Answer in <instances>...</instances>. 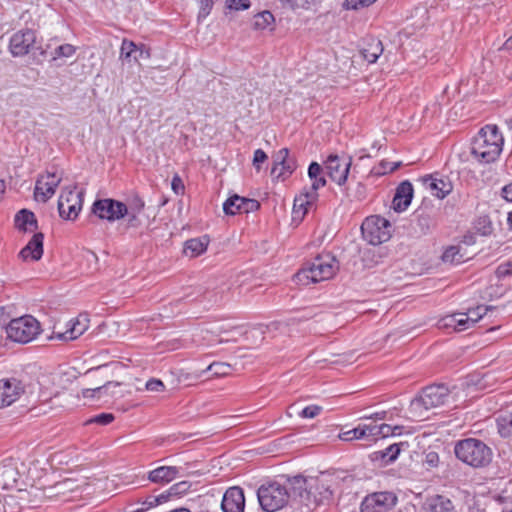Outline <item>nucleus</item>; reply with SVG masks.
I'll list each match as a JSON object with an SVG mask.
<instances>
[{
	"label": "nucleus",
	"mask_w": 512,
	"mask_h": 512,
	"mask_svg": "<svg viewBox=\"0 0 512 512\" xmlns=\"http://www.w3.org/2000/svg\"><path fill=\"white\" fill-rule=\"evenodd\" d=\"M333 479L326 475L305 478L301 475L289 478L290 488L298 505L310 512L320 504L329 502L333 496Z\"/></svg>",
	"instance_id": "nucleus-1"
},
{
	"label": "nucleus",
	"mask_w": 512,
	"mask_h": 512,
	"mask_svg": "<svg viewBox=\"0 0 512 512\" xmlns=\"http://www.w3.org/2000/svg\"><path fill=\"white\" fill-rule=\"evenodd\" d=\"M338 270L339 262L336 257L329 252H324L305 262L294 275L293 280L299 285L308 286L331 279Z\"/></svg>",
	"instance_id": "nucleus-2"
},
{
	"label": "nucleus",
	"mask_w": 512,
	"mask_h": 512,
	"mask_svg": "<svg viewBox=\"0 0 512 512\" xmlns=\"http://www.w3.org/2000/svg\"><path fill=\"white\" fill-rule=\"evenodd\" d=\"M504 139L496 125H486L475 137L471 153L481 163L494 162L500 155Z\"/></svg>",
	"instance_id": "nucleus-3"
},
{
	"label": "nucleus",
	"mask_w": 512,
	"mask_h": 512,
	"mask_svg": "<svg viewBox=\"0 0 512 512\" xmlns=\"http://www.w3.org/2000/svg\"><path fill=\"white\" fill-rule=\"evenodd\" d=\"M257 497L261 508L265 512H276L284 508L290 499L298 504L294 499L292 489L290 488L289 478L285 484L277 481L263 484L257 490Z\"/></svg>",
	"instance_id": "nucleus-4"
},
{
	"label": "nucleus",
	"mask_w": 512,
	"mask_h": 512,
	"mask_svg": "<svg viewBox=\"0 0 512 512\" xmlns=\"http://www.w3.org/2000/svg\"><path fill=\"white\" fill-rule=\"evenodd\" d=\"M454 453L460 461L474 468L488 466L493 455L491 448L476 438L459 440L455 444Z\"/></svg>",
	"instance_id": "nucleus-5"
},
{
	"label": "nucleus",
	"mask_w": 512,
	"mask_h": 512,
	"mask_svg": "<svg viewBox=\"0 0 512 512\" xmlns=\"http://www.w3.org/2000/svg\"><path fill=\"white\" fill-rule=\"evenodd\" d=\"M6 333L12 341L25 344L35 339L40 333V323L33 316L25 315L12 319L6 328Z\"/></svg>",
	"instance_id": "nucleus-6"
},
{
	"label": "nucleus",
	"mask_w": 512,
	"mask_h": 512,
	"mask_svg": "<svg viewBox=\"0 0 512 512\" xmlns=\"http://www.w3.org/2000/svg\"><path fill=\"white\" fill-rule=\"evenodd\" d=\"M390 222L381 216L367 217L361 225V232L365 240L372 245H379L391 237Z\"/></svg>",
	"instance_id": "nucleus-7"
},
{
	"label": "nucleus",
	"mask_w": 512,
	"mask_h": 512,
	"mask_svg": "<svg viewBox=\"0 0 512 512\" xmlns=\"http://www.w3.org/2000/svg\"><path fill=\"white\" fill-rule=\"evenodd\" d=\"M449 397V389L443 384L431 385L422 390L420 395L412 401L415 409L429 410L443 405Z\"/></svg>",
	"instance_id": "nucleus-8"
},
{
	"label": "nucleus",
	"mask_w": 512,
	"mask_h": 512,
	"mask_svg": "<svg viewBox=\"0 0 512 512\" xmlns=\"http://www.w3.org/2000/svg\"><path fill=\"white\" fill-rule=\"evenodd\" d=\"M92 213L102 220L114 222L124 218L128 214V207L125 203L111 199H99L92 205Z\"/></svg>",
	"instance_id": "nucleus-9"
},
{
	"label": "nucleus",
	"mask_w": 512,
	"mask_h": 512,
	"mask_svg": "<svg viewBox=\"0 0 512 512\" xmlns=\"http://www.w3.org/2000/svg\"><path fill=\"white\" fill-rule=\"evenodd\" d=\"M73 188H64L58 199L59 215L68 220H73L78 216L83 204L82 192L75 191Z\"/></svg>",
	"instance_id": "nucleus-10"
},
{
	"label": "nucleus",
	"mask_w": 512,
	"mask_h": 512,
	"mask_svg": "<svg viewBox=\"0 0 512 512\" xmlns=\"http://www.w3.org/2000/svg\"><path fill=\"white\" fill-rule=\"evenodd\" d=\"M398 497L391 491L374 492L361 503V512H387L396 506Z\"/></svg>",
	"instance_id": "nucleus-11"
},
{
	"label": "nucleus",
	"mask_w": 512,
	"mask_h": 512,
	"mask_svg": "<svg viewBox=\"0 0 512 512\" xmlns=\"http://www.w3.org/2000/svg\"><path fill=\"white\" fill-rule=\"evenodd\" d=\"M61 180L62 176L56 172L47 171L40 175L35 185V199L47 202L55 194Z\"/></svg>",
	"instance_id": "nucleus-12"
},
{
	"label": "nucleus",
	"mask_w": 512,
	"mask_h": 512,
	"mask_svg": "<svg viewBox=\"0 0 512 512\" xmlns=\"http://www.w3.org/2000/svg\"><path fill=\"white\" fill-rule=\"evenodd\" d=\"M297 168V161L289 155L287 148L280 149L274 155V165L271 169V175L277 180H286Z\"/></svg>",
	"instance_id": "nucleus-13"
},
{
	"label": "nucleus",
	"mask_w": 512,
	"mask_h": 512,
	"mask_svg": "<svg viewBox=\"0 0 512 512\" xmlns=\"http://www.w3.org/2000/svg\"><path fill=\"white\" fill-rule=\"evenodd\" d=\"M350 166L351 158L340 157L335 154L330 155L325 162L328 176L338 185L346 183Z\"/></svg>",
	"instance_id": "nucleus-14"
},
{
	"label": "nucleus",
	"mask_w": 512,
	"mask_h": 512,
	"mask_svg": "<svg viewBox=\"0 0 512 512\" xmlns=\"http://www.w3.org/2000/svg\"><path fill=\"white\" fill-rule=\"evenodd\" d=\"M35 41L36 34L34 30L22 29L12 35L9 48L13 56H24L29 53Z\"/></svg>",
	"instance_id": "nucleus-15"
},
{
	"label": "nucleus",
	"mask_w": 512,
	"mask_h": 512,
	"mask_svg": "<svg viewBox=\"0 0 512 512\" xmlns=\"http://www.w3.org/2000/svg\"><path fill=\"white\" fill-rule=\"evenodd\" d=\"M8 492H0V512H21L28 503V492L21 488Z\"/></svg>",
	"instance_id": "nucleus-16"
},
{
	"label": "nucleus",
	"mask_w": 512,
	"mask_h": 512,
	"mask_svg": "<svg viewBox=\"0 0 512 512\" xmlns=\"http://www.w3.org/2000/svg\"><path fill=\"white\" fill-rule=\"evenodd\" d=\"M23 392L21 381L15 378L0 380V409L14 403Z\"/></svg>",
	"instance_id": "nucleus-17"
},
{
	"label": "nucleus",
	"mask_w": 512,
	"mask_h": 512,
	"mask_svg": "<svg viewBox=\"0 0 512 512\" xmlns=\"http://www.w3.org/2000/svg\"><path fill=\"white\" fill-rule=\"evenodd\" d=\"M260 203L255 199H249L234 195L229 197L223 204V210L227 215L237 213H249L259 209Z\"/></svg>",
	"instance_id": "nucleus-18"
},
{
	"label": "nucleus",
	"mask_w": 512,
	"mask_h": 512,
	"mask_svg": "<svg viewBox=\"0 0 512 512\" xmlns=\"http://www.w3.org/2000/svg\"><path fill=\"white\" fill-rule=\"evenodd\" d=\"M245 496L239 486H233L226 490L221 502L223 512H244Z\"/></svg>",
	"instance_id": "nucleus-19"
},
{
	"label": "nucleus",
	"mask_w": 512,
	"mask_h": 512,
	"mask_svg": "<svg viewBox=\"0 0 512 512\" xmlns=\"http://www.w3.org/2000/svg\"><path fill=\"white\" fill-rule=\"evenodd\" d=\"M408 447L407 442L394 443L383 450L374 451L369 459L378 467H385L392 464L398 458L401 450Z\"/></svg>",
	"instance_id": "nucleus-20"
},
{
	"label": "nucleus",
	"mask_w": 512,
	"mask_h": 512,
	"mask_svg": "<svg viewBox=\"0 0 512 512\" xmlns=\"http://www.w3.org/2000/svg\"><path fill=\"white\" fill-rule=\"evenodd\" d=\"M89 327V319L87 315H79L67 324L65 332L55 333L52 338L62 341L75 340L80 337Z\"/></svg>",
	"instance_id": "nucleus-21"
},
{
	"label": "nucleus",
	"mask_w": 512,
	"mask_h": 512,
	"mask_svg": "<svg viewBox=\"0 0 512 512\" xmlns=\"http://www.w3.org/2000/svg\"><path fill=\"white\" fill-rule=\"evenodd\" d=\"M44 235L41 232L35 233L25 247L19 252V257L23 261H38L43 255Z\"/></svg>",
	"instance_id": "nucleus-22"
},
{
	"label": "nucleus",
	"mask_w": 512,
	"mask_h": 512,
	"mask_svg": "<svg viewBox=\"0 0 512 512\" xmlns=\"http://www.w3.org/2000/svg\"><path fill=\"white\" fill-rule=\"evenodd\" d=\"M413 198V186L411 182L405 180L401 182L396 188L393 197L392 205L396 212L405 211L410 205Z\"/></svg>",
	"instance_id": "nucleus-23"
},
{
	"label": "nucleus",
	"mask_w": 512,
	"mask_h": 512,
	"mask_svg": "<svg viewBox=\"0 0 512 512\" xmlns=\"http://www.w3.org/2000/svg\"><path fill=\"white\" fill-rule=\"evenodd\" d=\"M308 177L312 181L311 187L304 189L310 193V199H318V190L326 185V179L323 175V169L317 162L310 163L308 167Z\"/></svg>",
	"instance_id": "nucleus-24"
},
{
	"label": "nucleus",
	"mask_w": 512,
	"mask_h": 512,
	"mask_svg": "<svg viewBox=\"0 0 512 512\" xmlns=\"http://www.w3.org/2000/svg\"><path fill=\"white\" fill-rule=\"evenodd\" d=\"M318 199H310V193L304 190L299 196L295 197L292 216L294 221H301L309 208L312 207Z\"/></svg>",
	"instance_id": "nucleus-25"
},
{
	"label": "nucleus",
	"mask_w": 512,
	"mask_h": 512,
	"mask_svg": "<svg viewBox=\"0 0 512 512\" xmlns=\"http://www.w3.org/2000/svg\"><path fill=\"white\" fill-rule=\"evenodd\" d=\"M425 512H455L453 502L443 495L429 497L424 506Z\"/></svg>",
	"instance_id": "nucleus-26"
},
{
	"label": "nucleus",
	"mask_w": 512,
	"mask_h": 512,
	"mask_svg": "<svg viewBox=\"0 0 512 512\" xmlns=\"http://www.w3.org/2000/svg\"><path fill=\"white\" fill-rule=\"evenodd\" d=\"M179 468L176 466H160L148 474V479L153 483H169L179 474Z\"/></svg>",
	"instance_id": "nucleus-27"
},
{
	"label": "nucleus",
	"mask_w": 512,
	"mask_h": 512,
	"mask_svg": "<svg viewBox=\"0 0 512 512\" xmlns=\"http://www.w3.org/2000/svg\"><path fill=\"white\" fill-rule=\"evenodd\" d=\"M15 225L19 230L25 232H33L38 228L34 213L27 209H22L16 214Z\"/></svg>",
	"instance_id": "nucleus-28"
},
{
	"label": "nucleus",
	"mask_w": 512,
	"mask_h": 512,
	"mask_svg": "<svg viewBox=\"0 0 512 512\" xmlns=\"http://www.w3.org/2000/svg\"><path fill=\"white\" fill-rule=\"evenodd\" d=\"M423 181L425 184L429 185L432 191H435V195L440 199L445 198L452 191L450 182L434 178L432 175L425 176Z\"/></svg>",
	"instance_id": "nucleus-29"
},
{
	"label": "nucleus",
	"mask_w": 512,
	"mask_h": 512,
	"mask_svg": "<svg viewBox=\"0 0 512 512\" xmlns=\"http://www.w3.org/2000/svg\"><path fill=\"white\" fill-rule=\"evenodd\" d=\"M208 243L206 237L189 239L184 244L183 253L191 258L197 257L206 251Z\"/></svg>",
	"instance_id": "nucleus-30"
},
{
	"label": "nucleus",
	"mask_w": 512,
	"mask_h": 512,
	"mask_svg": "<svg viewBox=\"0 0 512 512\" xmlns=\"http://www.w3.org/2000/svg\"><path fill=\"white\" fill-rule=\"evenodd\" d=\"M191 488V483L188 481H181L172 485L166 492L161 493L155 498L158 504L166 502L171 497H179L186 494Z\"/></svg>",
	"instance_id": "nucleus-31"
},
{
	"label": "nucleus",
	"mask_w": 512,
	"mask_h": 512,
	"mask_svg": "<svg viewBox=\"0 0 512 512\" xmlns=\"http://www.w3.org/2000/svg\"><path fill=\"white\" fill-rule=\"evenodd\" d=\"M382 53V42L376 38H371L367 43V47L362 49V55L369 63H375Z\"/></svg>",
	"instance_id": "nucleus-32"
},
{
	"label": "nucleus",
	"mask_w": 512,
	"mask_h": 512,
	"mask_svg": "<svg viewBox=\"0 0 512 512\" xmlns=\"http://www.w3.org/2000/svg\"><path fill=\"white\" fill-rule=\"evenodd\" d=\"M496 423L498 432L502 437H512V412L500 414L496 419Z\"/></svg>",
	"instance_id": "nucleus-33"
},
{
	"label": "nucleus",
	"mask_w": 512,
	"mask_h": 512,
	"mask_svg": "<svg viewBox=\"0 0 512 512\" xmlns=\"http://www.w3.org/2000/svg\"><path fill=\"white\" fill-rule=\"evenodd\" d=\"M446 326H454V328L458 331H463L467 329V324L470 322L467 314L457 313L447 317Z\"/></svg>",
	"instance_id": "nucleus-34"
},
{
	"label": "nucleus",
	"mask_w": 512,
	"mask_h": 512,
	"mask_svg": "<svg viewBox=\"0 0 512 512\" xmlns=\"http://www.w3.org/2000/svg\"><path fill=\"white\" fill-rule=\"evenodd\" d=\"M274 22V16L270 11H263L254 16L253 26L257 30H264Z\"/></svg>",
	"instance_id": "nucleus-35"
},
{
	"label": "nucleus",
	"mask_w": 512,
	"mask_h": 512,
	"mask_svg": "<svg viewBox=\"0 0 512 512\" xmlns=\"http://www.w3.org/2000/svg\"><path fill=\"white\" fill-rule=\"evenodd\" d=\"M442 260L452 264H459L464 261V255L461 254L459 246H450L444 251Z\"/></svg>",
	"instance_id": "nucleus-36"
},
{
	"label": "nucleus",
	"mask_w": 512,
	"mask_h": 512,
	"mask_svg": "<svg viewBox=\"0 0 512 512\" xmlns=\"http://www.w3.org/2000/svg\"><path fill=\"white\" fill-rule=\"evenodd\" d=\"M474 228L482 236H488L493 232V225L487 215L480 216L476 219Z\"/></svg>",
	"instance_id": "nucleus-37"
},
{
	"label": "nucleus",
	"mask_w": 512,
	"mask_h": 512,
	"mask_svg": "<svg viewBox=\"0 0 512 512\" xmlns=\"http://www.w3.org/2000/svg\"><path fill=\"white\" fill-rule=\"evenodd\" d=\"M76 53V47L71 44H62L54 49L52 52V61H56L61 58H70Z\"/></svg>",
	"instance_id": "nucleus-38"
},
{
	"label": "nucleus",
	"mask_w": 512,
	"mask_h": 512,
	"mask_svg": "<svg viewBox=\"0 0 512 512\" xmlns=\"http://www.w3.org/2000/svg\"><path fill=\"white\" fill-rule=\"evenodd\" d=\"M138 46L130 40L124 39L121 44V57L124 59L134 58V60H138L137 56Z\"/></svg>",
	"instance_id": "nucleus-39"
},
{
	"label": "nucleus",
	"mask_w": 512,
	"mask_h": 512,
	"mask_svg": "<svg viewBox=\"0 0 512 512\" xmlns=\"http://www.w3.org/2000/svg\"><path fill=\"white\" fill-rule=\"evenodd\" d=\"M119 384L115 382H108L103 386L94 388V389H84L82 392L83 397L85 398H93L97 396L100 398L102 395H107L110 387H117Z\"/></svg>",
	"instance_id": "nucleus-40"
},
{
	"label": "nucleus",
	"mask_w": 512,
	"mask_h": 512,
	"mask_svg": "<svg viewBox=\"0 0 512 512\" xmlns=\"http://www.w3.org/2000/svg\"><path fill=\"white\" fill-rule=\"evenodd\" d=\"M340 439L343 441H352L356 439H366L365 429H363L362 425H358L354 429L345 431L339 435Z\"/></svg>",
	"instance_id": "nucleus-41"
},
{
	"label": "nucleus",
	"mask_w": 512,
	"mask_h": 512,
	"mask_svg": "<svg viewBox=\"0 0 512 512\" xmlns=\"http://www.w3.org/2000/svg\"><path fill=\"white\" fill-rule=\"evenodd\" d=\"M211 372L213 376H225L230 372V365L226 363L214 362L210 364L202 373Z\"/></svg>",
	"instance_id": "nucleus-42"
},
{
	"label": "nucleus",
	"mask_w": 512,
	"mask_h": 512,
	"mask_svg": "<svg viewBox=\"0 0 512 512\" xmlns=\"http://www.w3.org/2000/svg\"><path fill=\"white\" fill-rule=\"evenodd\" d=\"M493 309L494 308L492 306L479 305L475 308L470 309L467 315L471 323H476L480 319H482L483 316L486 315L488 311H491Z\"/></svg>",
	"instance_id": "nucleus-43"
},
{
	"label": "nucleus",
	"mask_w": 512,
	"mask_h": 512,
	"mask_svg": "<svg viewBox=\"0 0 512 512\" xmlns=\"http://www.w3.org/2000/svg\"><path fill=\"white\" fill-rule=\"evenodd\" d=\"M249 0H226V7L230 10L240 11L250 8Z\"/></svg>",
	"instance_id": "nucleus-44"
},
{
	"label": "nucleus",
	"mask_w": 512,
	"mask_h": 512,
	"mask_svg": "<svg viewBox=\"0 0 512 512\" xmlns=\"http://www.w3.org/2000/svg\"><path fill=\"white\" fill-rule=\"evenodd\" d=\"M401 162H390L387 160H382L379 164L380 169L377 171L378 174H386L396 171L400 166Z\"/></svg>",
	"instance_id": "nucleus-45"
},
{
	"label": "nucleus",
	"mask_w": 512,
	"mask_h": 512,
	"mask_svg": "<svg viewBox=\"0 0 512 512\" xmlns=\"http://www.w3.org/2000/svg\"><path fill=\"white\" fill-rule=\"evenodd\" d=\"M114 420V415L111 413H101L91 419H89L86 423H96L99 425H108Z\"/></svg>",
	"instance_id": "nucleus-46"
},
{
	"label": "nucleus",
	"mask_w": 512,
	"mask_h": 512,
	"mask_svg": "<svg viewBox=\"0 0 512 512\" xmlns=\"http://www.w3.org/2000/svg\"><path fill=\"white\" fill-rule=\"evenodd\" d=\"M376 0H346L345 7L347 9L358 10L360 8L368 7Z\"/></svg>",
	"instance_id": "nucleus-47"
},
{
	"label": "nucleus",
	"mask_w": 512,
	"mask_h": 512,
	"mask_svg": "<svg viewBox=\"0 0 512 512\" xmlns=\"http://www.w3.org/2000/svg\"><path fill=\"white\" fill-rule=\"evenodd\" d=\"M362 427L365 429L366 440H375L381 434L380 425L363 424Z\"/></svg>",
	"instance_id": "nucleus-48"
},
{
	"label": "nucleus",
	"mask_w": 512,
	"mask_h": 512,
	"mask_svg": "<svg viewBox=\"0 0 512 512\" xmlns=\"http://www.w3.org/2000/svg\"><path fill=\"white\" fill-rule=\"evenodd\" d=\"M145 203L138 195H135L127 205L129 212L140 213L144 209Z\"/></svg>",
	"instance_id": "nucleus-49"
},
{
	"label": "nucleus",
	"mask_w": 512,
	"mask_h": 512,
	"mask_svg": "<svg viewBox=\"0 0 512 512\" xmlns=\"http://www.w3.org/2000/svg\"><path fill=\"white\" fill-rule=\"evenodd\" d=\"M321 411L322 407L318 405H309L302 409V411L299 413V416L302 418H314L319 415Z\"/></svg>",
	"instance_id": "nucleus-50"
},
{
	"label": "nucleus",
	"mask_w": 512,
	"mask_h": 512,
	"mask_svg": "<svg viewBox=\"0 0 512 512\" xmlns=\"http://www.w3.org/2000/svg\"><path fill=\"white\" fill-rule=\"evenodd\" d=\"M145 387H146V390L151 391V392H162L165 390L164 383L161 380L155 379V378L148 380L146 382Z\"/></svg>",
	"instance_id": "nucleus-51"
},
{
	"label": "nucleus",
	"mask_w": 512,
	"mask_h": 512,
	"mask_svg": "<svg viewBox=\"0 0 512 512\" xmlns=\"http://www.w3.org/2000/svg\"><path fill=\"white\" fill-rule=\"evenodd\" d=\"M171 188L177 195L184 194L185 186L181 179V177L178 174H175L171 181Z\"/></svg>",
	"instance_id": "nucleus-52"
},
{
	"label": "nucleus",
	"mask_w": 512,
	"mask_h": 512,
	"mask_svg": "<svg viewBox=\"0 0 512 512\" xmlns=\"http://www.w3.org/2000/svg\"><path fill=\"white\" fill-rule=\"evenodd\" d=\"M312 0H287V3L292 9H309Z\"/></svg>",
	"instance_id": "nucleus-53"
},
{
	"label": "nucleus",
	"mask_w": 512,
	"mask_h": 512,
	"mask_svg": "<svg viewBox=\"0 0 512 512\" xmlns=\"http://www.w3.org/2000/svg\"><path fill=\"white\" fill-rule=\"evenodd\" d=\"M267 160V155L262 149H257L254 152L253 165L257 170H260V164Z\"/></svg>",
	"instance_id": "nucleus-54"
},
{
	"label": "nucleus",
	"mask_w": 512,
	"mask_h": 512,
	"mask_svg": "<svg viewBox=\"0 0 512 512\" xmlns=\"http://www.w3.org/2000/svg\"><path fill=\"white\" fill-rule=\"evenodd\" d=\"M496 273L499 277H505L512 274V264L506 263L498 266Z\"/></svg>",
	"instance_id": "nucleus-55"
},
{
	"label": "nucleus",
	"mask_w": 512,
	"mask_h": 512,
	"mask_svg": "<svg viewBox=\"0 0 512 512\" xmlns=\"http://www.w3.org/2000/svg\"><path fill=\"white\" fill-rule=\"evenodd\" d=\"M425 462L430 467H436L439 463V456L436 452H429L426 454Z\"/></svg>",
	"instance_id": "nucleus-56"
},
{
	"label": "nucleus",
	"mask_w": 512,
	"mask_h": 512,
	"mask_svg": "<svg viewBox=\"0 0 512 512\" xmlns=\"http://www.w3.org/2000/svg\"><path fill=\"white\" fill-rule=\"evenodd\" d=\"M502 197L506 201L512 202V183H510L502 188Z\"/></svg>",
	"instance_id": "nucleus-57"
},
{
	"label": "nucleus",
	"mask_w": 512,
	"mask_h": 512,
	"mask_svg": "<svg viewBox=\"0 0 512 512\" xmlns=\"http://www.w3.org/2000/svg\"><path fill=\"white\" fill-rule=\"evenodd\" d=\"M380 430H381L380 436L383 438L391 435V432H393L392 426L388 425V424H381Z\"/></svg>",
	"instance_id": "nucleus-58"
},
{
	"label": "nucleus",
	"mask_w": 512,
	"mask_h": 512,
	"mask_svg": "<svg viewBox=\"0 0 512 512\" xmlns=\"http://www.w3.org/2000/svg\"><path fill=\"white\" fill-rule=\"evenodd\" d=\"M367 419H374V420H384L387 418V412L386 411H380L376 412L373 415L366 417Z\"/></svg>",
	"instance_id": "nucleus-59"
},
{
	"label": "nucleus",
	"mask_w": 512,
	"mask_h": 512,
	"mask_svg": "<svg viewBox=\"0 0 512 512\" xmlns=\"http://www.w3.org/2000/svg\"><path fill=\"white\" fill-rule=\"evenodd\" d=\"M402 426H394L392 427L393 432H391V435H400L402 433Z\"/></svg>",
	"instance_id": "nucleus-60"
},
{
	"label": "nucleus",
	"mask_w": 512,
	"mask_h": 512,
	"mask_svg": "<svg viewBox=\"0 0 512 512\" xmlns=\"http://www.w3.org/2000/svg\"><path fill=\"white\" fill-rule=\"evenodd\" d=\"M138 214L139 213H134V212L128 211L127 215L129 216V223H133L137 219Z\"/></svg>",
	"instance_id": "nucleus-61"
},
{
	"label": "nucleus",
	"mask_w": 512,
	"mask_h": 512,
	"mask_svg": "<svg viewBox=\"0 0 512 512\" xmlns=\"http://www.w3.org/2000/svg\"><path fill=\"white\" fill-rule=\"evenodd\" d=\"M170 512H191L189 509H186V508H178V509H174Z\"/></svg>",
	"instance_id": "nucleus-62"
},
{
	"label": "nucleus",
	"mask_w": 512,
	"mask_h": 512,
	"mask_svg": "<svg viewBox=\"0 0 512 512\" xmlns=\"http://www.w3.org/2000/svg\"><path fill=\"white\" fill-rule=\"evenodd\" d=\"M143 53H144V49H143V47H138V51H137V56H138V58H139V57H142Z\"/></svg>",
	"instance_id": "nucleus-63"
},
{
	"label": "nucleus",
	"mask_w": 512,
	"mask_h": 512,
	"mask_svg": "<svg viewBox=\"0 0 512 512\" xmlns=\"http://www.w3.org/2000/svg\"><path fill=\"white\" fill-rule=\"evenodd\" d=\"M507 221H508L509 225L512 226V211L508 214Z\"/></svg>",
	"instance_id": "nucleus-64"
}]
</instances>
